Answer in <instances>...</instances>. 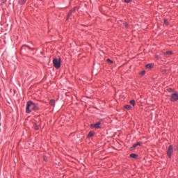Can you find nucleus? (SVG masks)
Returning <instances> with one entry per match:
<instances>
[{"mask_svg": "<svg viewBox=\"0 0 178 178\" xmlns=\"http://www.w3.org/2000/svg\"><path fill=\"white\" fill-rule=\"evenodd\" d=\"M40 129V127L38 125L35 124V130H38Z\"/></svg>", "mask_w": 178, "mask_h": 178, "instance_id": "obj_16", "label": "nucleus"}, {"mask_svg": "<svg viewBox=\"0 0 178 178\" xmlns=\"http://www.w3.org/2000/svg\"><path fill=\"white\" fill-rule=\"evenodd\" d=\"M124 108H125V109H127V111H130V109H131V106H130V105H125Z\"/></svg>", "mask_w": 178, "mask_h": 178, "instance_id": "obj_8", "label": "nucleus"}, {"mask_svg": "<svg viewBox=\"0 0 178 178\" xmlns=\"http://www.w3.org/2000/svg\"><path fill=\"white\" fill-rule=\"evenodd\" d=\"M154 65H152V64H147V65H146V67L147 68V69H152V67H153Z\"/></svg>", "mask_w": 178, "mask_h": 178, "instance_id": "obj_10", "label": "nucleus"}, {"mask_svg": "<svg viewBox=\"0 0 178 178\" xmlns=\"http://www.w3.org/2000/svg\"><path fill=\"white\" fill-rule=\"evenodd\" d=\"M172 54H173V51H166L165 53H164V55L169 56V55H172Z\"/></svg>", "mask_w": 178, "mask_h": 178, "instance_id": "obj_7", "label": "nucleus"}, {"mask_svg": "<svg viewBox=\"0 0 178 178\" xmlns=\"http://www.w3.org/2000/svg\"><path fill=\"white\" fill-rule=\"evenodd\" d=\"M138 145H141V143H137L134 144L132 148H134H134H136L137 147H138Z\"/></svg>", "mask_w": 178, "mask_h": 178, "instance_id": "obj_9", "label": "nucleus"}, {"mask_svg": "<svg viewBox=\"0 0 178 178\" xmlns=\"http://www.w3.org/2000/svg\"><path fill=\"white\" fill-rule=\"evenodd\" d=\"M72 15V10L70 11L68 16H70Z\"/></svg>", "mask_w": 178, "mask_h": 178, "instance_id": "obj_20", "label": "nucleus"}, {"mask_svg": "<svg viewBox=\"0 0 178 178\" xmlns=\"http://www.w3.org/2000/svg\"><path fill=\"white\" fill-rule=\"evenodd\" d=\"M40 107H38V104H35L31 101L27 102L26 112V113H31L32 111H38Z\"/></svg>", "mask_w": 178, "mask_h": 178, "instance_id": "obj_1", "label": "nucleus"}, {"mask_svg": "<svg viewBox=\"0 0 178 178\" xmlns=\"http://www.w3.org/2000/svg\"><path fill=\"white\" fill-rule=\"evenodd\" d=\"M93 136H94V133H92V132H90L88 134V137H92Z\"/></svg>", "mask_w": 178, "mask_h": 178, "instance_id": "obj_15", "label": "nucleus"}, {"mask_svg": "<svg viewBox=\"0 0 178 178\" xmlns=\"http://www.w3.org/2000/svg\"><path fill=\"white\" fill-rule=\"evenodd\" d=\"M144 74H145V71H142L140 72V76H144Z\"/></svg>", "mask_w": 178, "mask_h": 178, "instance_id": "obj_18", "label": "nucleus"}, {"mask_svg": "<svg viewBox=\"0 0 178 178\" xmlns=\"http://www.w3.org/2000/svg\"><path fill=\"white\" fill-rule=\"evenodd\" d=\"M26 1L27 0H19L18 3H19V5H24Z\"/></svg>", "mask_w": 178, "mask_h": 178, "instance_id": "obj_6", "label": "nucleus"}, {"mask_svg": "<svg viewBox=\"0 0 178 178\" xmlns=\"http://www.w3.org/2000/svg\"><path fill=\"white\" fill-rule=\"evenodd\" d=\"M172 154H173V146L170 145L167 152L168 156L172 158Z\"/></svg>", "mask_w": 178, "mask_h": 178, "instance_id": "obj_3", "label": "nucleus"}, {"mask_svg": "<svg viewBox=\"0 0 178 178\" xmlns=\"http://www.w3.org/2000/svg\"><path fill=\"white\" fill-rule=\"evenodd\" d=\"M130 157L136 159V158H137V154H130Z\"/></svg>", "mask_w": 178, "mask_h": 178, "instance_id": "obj_12", "label": "nucleus"}, {"mask_svg": "<svg viewBox=\"0 0 178 178\" xmlns=\"http://www.w3.org/2000/svg\"><path fill=\"white\" fill-rule=\"evenodd\" d=\"M60 60H61L60 58H54L53 63H54V67H56V69H59L60 67V65H61Z\"/></svg>", "mask_w": 178, "mask_h": 178, "instance_id": "obj_2", "label": "nucleus"}, {"mask_svg": "<svg viewBox=\"0 0 178 178\" xmlns=\"http://www.w3.org/2000/svg\"><path fill=\"white\" fill-rule=\"evenodd\" d=\"M124 2H126V3H129V2H131V0H124Z\"/></svg>", "mask_w": 178, "mask_h": 178, "instance_id": "obj_19", "label": "nucleus"}, {"mask_svg": "<svg viewBox=\"0 0 178 178\" xmlns=\"http://www.w3.org/2000/svg\"><path fill=\"white\" fill-rule=\"evenodd\" d=\"M90 127L92 129H100L101 128V122H97L96 124H90Z\"/></svg>", "mask_w": 178, "mask_h": 178, "instance_id": "obj_5", "label": "nucleus"}, {"mask_svg": "<svg viewBox=\"0 0 178 178\" xmlns=\"http://www.w3.org/2000/svg\"><path fill=\"white\" fill-rule=\"evenodd\" d=\"M129 103L131 104V105H133V106H134L136 105V101H134V100H131L129 102Z\"/></svg>", "mask_w": 178, "mask_h": 178, "instance_id": "obj_13", "label": "nucleus"}, {"mask_svg": "<svg viewBox=\"0 0 178 178\" xmlns=\"http://www.w3.org/2000/svg\"><path fill=\"white\" fill-rule=\"evenodd\" d=\"M171 101L172 102H176V101H178V93L177 92H175L172 95Z\"/></svg>", "mask_w": 178, "mask_h": 178, "instance_id": "obj_4", "label": "nucleus"}, {"mask_svg": "<svg viewBox=\"0 0 178 178\" xmlns=\"http://www.w3.org/2000/svg\"><path fill=\"white\" fill-rule=\"evenodd\" d=\"M107 62L108 63H109L110 65H112L113 63V61H112L111 59H107Z\"/></svg>", "mask_w": 178, "mask_h": 178, "instance_id": "obj_14", "label": "nucleus"}, {"mask_svg": "<svg viewBox=\"0 0 178 178\" xmlns=\"http://www.w3.org/2000/svg\"><path fill=\"white\" fill-rule=\"evenodd\" d=\"M50 105L51 106H55V100H50Z\"/></svg>", "mask_w": 178, "mask_h": 178, "instance_id": "obj_11", "label": "nucleus"}, {"mask_svg": "<svg viewBox=\"0 0 178 178\" xmlns=\"http://www.w3.org/2000/svg\"><path fill=\"white\" fill-rule=\"evenodd\" d=\"M164 24L168 25V24H169V22H168L167 19H164Z\"/></svg>", "mask_w": 178, "mask_h": 178, "instance_id": "obj_17", "label": "nucleus"}, {"mask_svg": "<svg viewBox=\"0 0 178 178\" xmlns=\"http://www.w3.org/2000/svg\"><path fill=\"white\" fill-rule=\"evenodd\" d=\"M124 26H125V27H127V23H124Z\"/></svg>", "mask_w": 178, "mask_h": 178, "instance_id": "obj_21", "label": "nucleus"}]
</instances>
